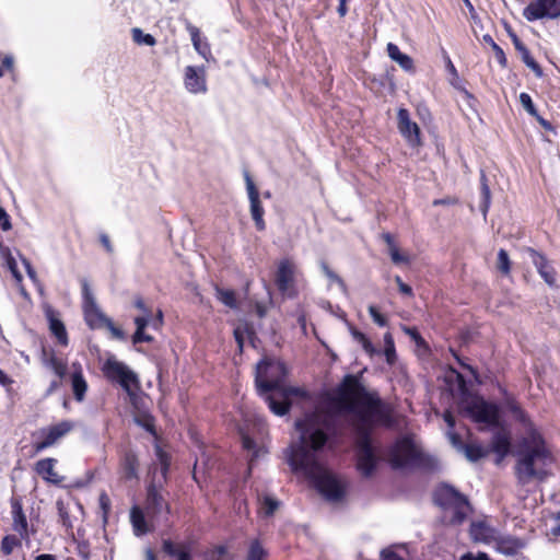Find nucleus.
I'll list each match as a JSON object with an SVG mask.
<instances>
[{
  "label": "nucleus",
  "mask_w": 560,
  "mask_h": 560,
  "mask_svg": "<svg viewBox=\"0 0 560 560\" xmlns=\"http://www.w3.org/2000/svg\"><path fill=\"white\" fill-rule=\"evenodd\" d=\"M511 38L515 49L520 52L522 61L537 75H542V69L538 65V62L530 55L527 47L523 44V42L515 35L511 34Z\"/></svg>",
  "instance_id": "nucleus-20"
},
{
  "label": "nucleus",
  "mask_w": 560,
  "mask_h": 560,
  "mask_svg": "<svg viewBox=\"0 0 560 560\" xmlns=\"http://www.w3.org/2000/svg\"><path fill=\"white\" fill-rule=\"evenodd\" d=\"M57 510L62 526H65L67 529L72 528V522L68 509L65 506L62 501H57Z\"/></svg>",
  "instance_id": "nucleus-39"
},
{
  "label": "nucleus",
  "mask_w": 560,
  "mask_h": 560,
  "mask_svg": "<svg viewBox=\"0 0 560 560\" xmlns=\"http://www.w3.org/2000/svg\"><path fill=\"white\" fill-rule=\"evenodd\" d=\"M404 551L407 553V546L404 544H395L388 546L381 550L380 559L381 560H406L404 555L400 553Z\"/></svg>",
  "instance_id": "nucleus-29"
},
{
  "label": "nucleus",
  "mask_w": 560,
  "mask_h": 560,
  "mask_svg": "<svg viewBox=\"0 0 560 560\" xmlns=\"http://www.w3.org/2000/svg\"><path fill=\"white\" fill-rule=\"evenodd\" d=\"M132 39L138 45L154 46L155 38L151 34H145L141 28L135 27L131 30Z\"/></svg>",
  "instance_id": "nucleus-35"
},
{
  "label": "nucleus",
  "mask_w": 560,
  "mask_h": 560,
  "mask_svg": "<svg viewBox=\"0 0 560 560\" xmlns=\"http://www.w3.org/2000/svg\"><path fill=\"white\" fill-rule=\"evenodd\" d=\"M443 419L447 423L450 430H453V428L455 427V418L452 415V412L446 410L443 415Z\"/></svg>",
  "instance_id": "nucleus-64"
},
{
  "label": "nucleus",
  "mask_w": 560,
  "mask_h": 560,
  "mask_svg": "<svg viewBox=\"0 0 560 560\" xmlns=\"http://www.w3.org/2000/svg\"><path fill=\"white\" fill-rule=\"evenodd\" d=\"M184 85L191 94H205L208 90L205 67L187 66L184 71Z\"/></svg>",
  "instance_id": "nucleus-13"
},
{
  "label": "nucleus",
  "mask_w": 560,
  "mask_h": 560,
  "mask_svg": "<svg viewBox=\"0 0 560 560\" xmlns=\"http://www.w3.org/2000/svg\"><path fill=\"white\" fill-rule=\"evenodd\" d=\"M498 547L505 555H514L524 547V544L520 538L503 536L499 539Z\"/></svg>",
  "instance_id": "nucleus-26"
},
{
  "label": "nucleus",
  "mask_w": 560,
  "mask_h": 560,
  "mask_svg": "<svg viewBox=\"0 0 560 560\" xmlns=\"http://www.w3.org/2000/svg\"><path fill=\"white\" fill-rule=\"evenodd\" d=\"M296 267L290 259H282L276 272V285L282 295L292 298L295 294Z\"/></svg>",
  "instance_id": "nucleus-11"
},
{
  "label": "nucleus",
  "mask_w": 560,
  "mask_h": 560,
  "mask_svg": "<svg viewBox=\"0 0 560 560\" xmlns=\"http://www.w3.org/2000/svg\"><path fill=\"white\" fill-rule=\"evenodd\" d=\"M346 412L358 422L357 468L363 477L373 475L380 457L372 444L370 430L374 425L393 424L392 408L376 393H370L358 375L347 374L336 394H325L323 400L295 421L299 441L288 448L292 470L303 474L327 500L336 502L345 494L343 487L317 460L316 453L336 433V417Z\"/></svg>",
  "instance_id": "nucleus-1"
},
{
  "label": "nucleus",
  "mask_w": 560,
  "mask_h": 560,
  "mask_svg": "<svg viewBox=\"0 0 560 560\" xmlns=\"http://www.w3.org/2000/svg\"><path fill=\"white\" fill-rule=\"evenodd\" d=\"M104 327L112 332L114 338L120 340L125 339V332L120 328L116 327L110 318L106 322Z\"/></svg>",
  "instance_id": "nucleus-48"
},
{
  "label": "nucleus",
  "mask_w": 560,
  "mask_h": 560,
  "mask_svg": "<svg viewBox=\"0 0 560 560\" xmlns=\"http://www.w3.org/2000/svg\"><path fill=\"white\" fill-rule=\"evenodd\" d=\"M254 334L253 329L249 328L247 325H244V326H237L235 329H234V337H235V340L238 345V348L240 350L242 351L243 350V347H244V338H245V335H247L248 337H250L252 335Z\"/></svg>",
  "instance_id": "nucleus-38"
},
{
  "label": "nucleus",
  "mask_w": 560,
  "mask_h": 560,
  "mask_svg": "<svg viewBox=\"0 0 560 560\" xmlns=\"http://www.w3.org/2000/svg\"><path fill=\"white\" fill-rule=\"evenodd\" d=\"M0 226L3 231H9L12 226L9 214L1 207H0Z\"/></svg>",
  "instance_id": "nucleus-52"
},
{
  "label": "nucleus",
  "mask_w": 560,
  "mask_h": 560,
  "mask_svg": "<svg viewBox=\"0 0 560 560\" xmlns=\"http://www.w3.org/2000/svg\"><path fill=\"white\" fill-rule=\"evenodd\" d=\"M0 255L4 259L5 265L9 269L18 266L14 257L11 254L10 248L4 246L2 243H0Z\"/></svg>",
  "instance_id": "nucleus-46"
},
{
  "label": "nucleus",
  "mask_w": 560,
  "mask_h": 560,
  "mask_svg": "<svg viewBox=\"0 0 560 560\" xmlns=\"http://www.w3.org/2000/svg\"><path fill=\"white\" fill-rule=\"evenodd\" d=\"M550 532L553 536H560V512L553 517V524L550 527Z\"/></svg>",
  "instance_id": "nucleus-60"
},
{
  "label": "nucleus",
  "mask_w": 560,
  "mask_h": 560,
  "mask_svg": "<svg viewBox=\"0 0 560 560\" xmlns=\"http://www.w3.org/2000/svg\"><path fill=\"white\" fill-rule=\"evenodd\" d=\"M105 376L112 381L117 382L126 390H130L132 383L138 382V377L124 362L115 358H108L103 366Z\"/></svg>",
  "instance_id": "nucleus-7"
},
{
  "label": "nucleus",
  "mask_w": 560,
  "mask_h": 560,
  "mask_svg": "<svg viewBox=\"0 0 560 560\" xmlns=\"http://www.w3.org/2000/svg\"><path fill=\"white\" fill-rule=\"evenodd\" d=\"M145 510L152 516H158L163 512L170 513L168 504L154 485H150L148 488Z\"/></svg>",
  "instance_id": "nucleus-17"
},
{
  "label": "nucleus",
  "mask_w": 560,
  "mask_h": 560,
  "mask_svg": "<svg viewBox=\"0 0 560 560\" xmlns=\"http://www.w3.org/2000/svg\"><path fill=\"white\" fill-rule=\"evenodd\" d=\"M215 298L225 306L230 308L237 307V300L234 290L223 289L219 285L214 287Z\"/></svg>",
  "instance_id": "nucleus-31"
},
{
  "label": "nucleus",
  "mask_w": 560,
  "mask_h": 560,
  "mask_svg": "<svg viewBox=\"0 0 560 560\" xmlns=\"http://www.w3.org/2000/svg\"><path fill=\"white\" fill-rule=\"evenodd\" d=\"M245 182H246V189H247V195H248V199H249V202H250V214H252V218L255 222V225L257 228V230L259 231H264L265 228H266V223H265V220H264V208L261 206V201L259 199V192H258V189L256 188L250 175L245 172Z\"/></svg>",
  "instance_id": "nucleus-12"
},
{
  "label": "nucleus",
  "mask_w": 560,
  "mask_h": 560,
  "mask_svg": "<svg viewBox=\"0 0 560 560\" xmlns=\"http://www.w3.org/2000/svg\"><path fill=\"white\" fill-rule=\"evenodd\" d=\"M100 242L105 247L107 253H113L114 248H113V245L110 243V240H109L108 235L101 234L100 235Z\"/></svg>",
  "instance_id": "nucleus-61"
},
{
  "label": "nucleus",
  "mask_w": 560,
  "mask_h": 560,
  "mask_svg": "<svg viewBox=\"0 0 560 560\" xmlns=\"http://www.w3.org/2000/svg\"><path fill=\"white\" fill-rule=\"evenodd\" d=\"M398 130L411 147H418L421 143L420 128L410 119L409 112L406 108H399L397 113Z\"/></svg>",
  "instance_id": "nucleus-14"
},
{
  "label": "nucleus",
  "mask_w": 560,
  "mask_h": 560,
  "mask_svg": "<svg viewBox=\"0 0 560 560\" xmlns=\"http://www.w3.org/2000/svg\"><path fill=\"white\" fill-rule=\"evenodd\" d=\"M491 447L499 456L504 457L511 448V436L505 429L497 430L492 436Z\"/></svg>",
  "instance_id": "nucleus-23"
},
{
  "label": "nucleus",
  "mask_w": 560,
  "mask_h": 560,
  "mask_svg": "<svg viewBox=\"0 0 560 560\" xmlns=\"http://www.w3.org/2000/svg\"><path fill=\"white\" fill-rule=\"evenodd\" d=\"M497 268L503 275H509L511 271V261L509 258V254L503 248H501L498 252Z\"/></svg>",
  "instance_id": "nucleus-36"
},
{
  "label": "nucleus",
  "mask_w": 560,
  "mask_h": 560,
  "mask_svg": "<svg viewBox=\"0 0 560 560\" xmlns=\"http://www.w3.org/2000/svg\"><path fill=\"white\" fill-rule=\"evenodd\" d=\"M98 504L103 513L104 522H107V514L110 510V499L106 492H102L98 497Z\"/></svg>",
  "instance_id": "nucleus-45"
},
{
  "label": "nucleus",
  "mask_w": 560,
  "mask_h": 560,
  "mask_svg": "<svg viewBox=\"0 0 560 560\" xmlns=\"http://www.w3.org/2000/svg\"><path fill=\"white\" fill-rule=\"evenodd\" d=\"M447 436H448L450 442L452 443V445H453L455 448H457L458 451H460V452H462L463 446H465L466 444H464V443L462 442V439H460L459 434H457L456 432H454V431L450 430V431L447 432Z\"/></svg>",
  "instance_id": "nucleus-50"
},
{
  "label": "nucleus",
  "mask_w": 560,
  "mask_h": 560,
  "mask_svg": "<svg viewBox=\"0 0 560 560\" xmlns=\"http://www.w3.org/2000/svg\"><path fill=\"white\" fill-rule=\"evenodd\" d=\"M83 312L86 324L92 328H102L109 319L98 308L86 281L82 282Z\"/></svg>",
  "instance_id": "nucleus-10"
},
{
  "label": "nucleus",
  "mask_w": 560,
  "mask_h": 560,
  "mask_svg": "<svg viewBox=\"0 0 560 560\" xmlns=\"http://www.w3.org/2000/svg\"><path fill=\"white\" fill-rule=\"evenodd\" d=\"M130 521L133 527V532L137 536H142L149 532L144 514L141 509L133 506L130 511Z\"/></svg>",
  "instance_id": "nucleus-25"
},
{
  "label": "nucleus",
  "mask_w": 560,
  "mask_h": 560,
  "mask_svg": "<svg viewBox=\"0 0 560 560\" xmlns=\"http://www.w3.org/2000/svg\"><path fill=\"white\" fill-rule=\"evenodd\" d=\"M387 54L392 60L399 65L406 72H415V63L410 56L400 51L399 47L394 43L387 44Z\"/></svg>",
  "instance_id": "nucleus-22"
},
{
  "label": "nucleus",
  "mask_w": 560,
  "mask_h": 560,
  "mask_svg": "<svg viewBox=\"0 0 560 560\" xmlns=\"http://www.w3.org/2000/svg\"><path fill=\"white\" fill-rule=\"evenodd\" d=\"M22 264L24 265L25 267V270H26V273L27 276L35 282L36 281V271L35 269L32 267L31 262L28 259L26 258H22Z\"/></svg>",
  "instance_id": "nucleus-58"
},
{
  "label": "nucleus",
  "mask_w": 560,
  "mask_h": 560,
  "mask_svg": "<svg viewBox=\"0 0 560 560\" xmlns=\"http://www.w3.org/2000/svg\"><path fill=\"white\" fill-rule=\"evenodd\" d=\"M48 319L50 331L56 336L62 346H67L68 336L63 323L60 319L54 317L51 313L48 315Z\"/></svg>",
  "instance_id": "nucleus-30"
},
{
  "label": "nucleus",
  "mask_w": 560,
  "mask_h": 560,
  "mask_svg": "<svg viewBox=\"0 0 560 560\" xmlns=\"http://www.w3.org/2000/svg\"><path fill=\"white\" fill-rule=\"evenodd\" d=\"M492 48L495 52V58L497 60L499 61V63L501 66H505L506 65V57L504 55V51L502 50V48L497 45L494 42H492Z\"/></svg>",
  "instance_id": "nucleus-54"
},
{
  "label": "nucleus",
  "mask_w": 560,
  "mask_h": 560,
  "mask_svg": "<svg viewBox=\"0 0 560 560\" xmlns=\"http://www.w3.org/2000/svg\"><path fill=\"white\" fill-rule=\"evenodd\" d=\"M528 22L560 18V0H532L523 10Z\"/></svg>",
  "instance_id": "nucleus-8"
},
{
  "label": "nucleus",
  "mask_w": 560,
  "mask_h": 560,
  "mask_svg": "<svg viewBox=\"0 0 560 560\" xmlns=\"http://www.w3.org/2000/svg\"><path fill=\"white\" fill-rule=\"evenodd\" d=\"M470 535L475 541L489 542L494 537V530L485 522H476L470 526Z\"/></svg>",
  "instance_id": "nucleus-24"
},
{
  "label": "nucleus",
  "mask_w": 560,
  "mask_h": 560,
  "mask_svg": "<svg viewBox=\"0 0 560 560\" xmlns=\"http://www.w3.org/2000/svg\"><path fill=\"white\" fill-rule=\"evenodd\" d=\"M163 550L165 553H167L168 556H178V553L180 551H178L175 546L173 545V542L171 540H164L163 541Z\"/></svg>",
  "instance_id": "nucleus-56"
},
{
  "label": "nucleus",
  "mask_w": 560,
  "mask_h": 560,
  "mask_svg": "<svg viewBox=\"0 0 560 560\" xmlns=\"http://www.w3.org/2000/svg\"><path fill=\"white\" fill-rule=\"evenodd\" d=\"M388 252L394 264L399 265L408 261L407 256L400 254L397 247H393Z\"/></svg>",
  "instance_id": "nucleus-49"
},
{
  "label": "nucleus",
  "mask_w": 560,
  "mask_h": 560,
  "mask_svg": "<svg viewBox=\"0 0 560 560\" xmlns=\"http://www.w3.org/2000/svg\"><path fill=\"white\" fill-rule=\"evenodd\" d=\"M508 408L524 427V434L516 450V478L521 485L544 480L548 475V468L553 463L552 451L518 404L508 399Z\"/></svg>",
  "instance_id": "nucleus-2"
},
{
  "label": "nucleus",
  "mask_w": 560,
  "mask_h": 560,
  "mask_svg": "<svg viewBox=\"0 0 560 560\" xmlns=\"http://www.w3.org/2000/svg\"><path fill=\"white\" fill-rule=\"evenodd\" d=\"M70 384L74 399L79 402L83 401L89 386L83 375L82 365L79 362L71 364Z\"/></svg>",
  "instance_id": "nucleus-15"
},
{
  "label": "nucleus",
  "mask_w": 560,
  "mask_h": 560,
  "mask_svg": "<svg viewBox=\"0 0 560 560\" xmlns=\"http://www.w3.org/2000/svg\"><path fill=\"white\" fill-rule=\"evenodd\" d=\"M152 339L153 338L150 335H147L144 330H136L132 336L133 343L150 342Z\"/></svg>",
  "instance_id": "nucleus-51"
},
{
  "label": "nucleus",
  "mask_w": 560,
  "mask_h": 560,
  "mask_svg": "<svg viewBox=\"0 0 560 560\" xmlns=\"http://www.w3.org/2000/svg\"><path fill=\"white\" fill-rule=\"evenodd\" d=\"M404 331L407 335H409L417 342V345H421L423 342V339L421 338L416 328L404 327Z\"/></svg>",
  "instance_id": "nucleus-57"
},
{
  "label": "nucleus",
  "mask_w": 560,
  "mask_h": 560,
  "mask_svg": "<svg viewBox=\"0 0 560 560\" xmlns=\"http://www.w3.org/2000/svg\"><path fill=\"white\" fill-rule=\"evenodd\" d=\"M349 330L352 338L362 346L363 350L366 353H369L370 355L374 354L375 348L373 343L370 341V339L363 332L359 331L353 326H350Z\"/></svg>",
  "instance_id": "nucleus-32"
},
{
  "label": "nucleus",
  "mask_w": 560,
  "mask_h": 560,
  "mask_svg": "<svg viewBox=\"0 0 560 560\" xmlns=\"http://www.w3.org/2000/svg\"><path fill=\"white\" fill-rule=\"evenodd\" d=\"M466 413L476 422L497 425L499 422V409L494 404L482 398H475L465 407Z\"/></svg>",
  "instance_id": "nucleus-9"
},
{
  "label": "nucleus",
  "mask_w": 560,
  "mask_h": 560,
  "mask_svg": "<svg viewBox=\"0 0 560 560\" xmlns=\"http://www.w3.org/2000/svg\"><path fill=\"white\" fill-rule=\"evenodd\" d=\"M278 508H279L278 500L270 498V497L264 498V501L261 504V510L266 516H271Z\"/></svg>",
  "instance_id": "nucleus-41"
},
{
  "label": "nucleus",
  "mask_w": 560,
  "mask_h": 560,
  "mask_svg": "<svg viewBox=\"0 0 560 560\" xmlns=\"http://www.w3.org/2000/svg\"><path fill=\"white\" fill-rule=\"evenodd\" d=\"M459 560H490V558L485 552H466L463 556H460Z\"/></svg>",
  "instance_id": "nucleus-53"
},
{
  "label": "nucleus",
  "mask_w": 560,
  "mask_h": 560,
  "mask_svg": "<svg viewBox=\"0 0 560 560\" xmlns=\"http://www.w3.org/2000/svg\"><path fill=\"white\" fill-rule=\"evenodd\" d=\"M73 429L74 422L71 420H62L39 429L36 433V441L34 443L35 451L42 452L58 444Z\"/></svg>",
  "instance_id": "nucleus-6"
},
{
  "label": "nucleus",
  "mask_w": 560,
  "mask_h": 560,
  "mask_svg": "<svg viewBox=\"0 0 560 560\" xmlns=\"http://www.w3.org/2000/svg\"><path fill=\"white\" fill-rule=\"evenodd\" d=\"M462 452L470 462H477L486 456L485 450L477 444H466L465 446H463Z\"/></svg>",
  "instance_id": "nucleus-34"
},
{
  "label": "nucleus",
  "mask_w": 560,
  "mask_h": 560,
  "mask_svg": "<svg viewBox=\"0 0 560 560\" xmlns=\"http://www.w3.org/2000/svg\"><path fill=\"white\" fill-rule=\"evenodd\" d=\"M435 503L444 511V520L452 525L462 524L471 511L468 499L455 488L444 485L434 493Z\"/></svg>",
  "instance_id": "nucleus-5"
},
{
  "label": "nucleus",
  "mask_w": 560,
  "mask_h": 560,
  "mask_svg": "<svg viewBox=\"0 0 560 560\" xmlns=\"http://www.w3.org/2000/svg\"><path fill=\"white\" fill-rule=\"evenodd\" d=\"M388 462L394 469H422L435 471L439 460L435 456L424 453L410 435H404L389 447Z\"/></svg>",
  "instance_id": "nucleus-4"
},
{
  "label": "nucleus",
  "mask_w": 560,
  "mask_h": 560,
  "mask_svg": "<svg viewBox=\"0 0 560 560\" xmlns=\"http://www.w3.org/2000/svg\"><path fill=\"white\" fill-rule=\"evenodd\" d=\"M527 253L532 259V262L536 267L537 271L541 276V278L549 284L552 285L555 283V270L552 266L549 264L547 258L533 248H528Z\"/></svg>",
  "instance_id": "nucleus-18"
},
{
  "label": "nucleus",
  "mask_w": 560,
  "mask_h": 560,
  "mask_svg": "<svg viewBox=\"0 0 560 560\" xmlns=\"http://www.w3.org/2000/svg\"><path fill=\"white\" fill-rule=\"evenodd\" d=\"M322 269L325 276L331 282H336L343 291L346 290V284L343 280L336 272H334L326 262H322Z\"/></svg>",
  "instance_id": "nucleus-43"
},
{
  "label": "nucleus",
  "mask_w": 560,
  "mask_h": 560,
  "mask_svg": "<svg viewBox=\"0 0 560 560\" xmlns=\"http://www.w3.org/2000/svg\"><path fill=\"white\" fill-rule=\"evenodd\" d=\"M287 374L285 366L280 361L261 360L257 364L256 386L260 396L268 404L269 409L277 416H284L290 409L288 395L306 397L301 388L284 389L281 385Z\"/></svg>",
  "instance_id": "nucleus-3"
},
{
  "label": "nucleus",
  "mask_w": 560,
  "mask_h": 560,
  "mask_svg": "<svg viewBox=\"0 0 560 560\" xmlns=\"http://www.w3.org/2000/svg\"><path fill=\"white\" fill-rule=\"evenodd\" d=\"M150 317L147 314H143V316H138L135 318V324L137 326L136 330H144L145 327L149 325Z\"/></svg>",
  "instance_id": "nucleus-55"
},
{
  "label": "nucleus",
  "mask_w": 560,
  "mask_h": 560,
  "mask_svg": "<svg viewBox=\"0 0 560 560\" xmlns=\"http://www.w3.org/2000/svg\"><path fill=\"white\" fill-rule=\"evenodd\" d=\"M44 364L48 369L52 370L59 378L65 377L67 373V363L63 360L57 358L55 353L51 352L49 355L44 353Z\"/></svg>",
  "instance_id": "nucleus-28"
},
{
  "label": "nucleus",
  "mask_w": 560,
  "mask_h": 560,
  "mask_svg": "<svg viewBox=\"0 0 560 560\" xmlns=\"http://www.w3.org/2000/svg\"><path fill=\"white\" fill-rule=\"evenodd\" d=\"M490 206V189L486 183V177L482 174L481 176V205L480 210L483 214V217L487 215L488 209Z\"/></svg>",
  "instance_id": "nucleus-37"
},
{
  "label": "nucleus",
  "mask_w": 560,
  "mask_h": 560,
  "mask_svg": "<svg viewBox=\"0 0 560 560\" xmlns=\"http://www.w3.org/2000/svg\"><path fill=\"white\" fill-rule=\"evenodd\" d=\"M135 306L140 310L143 314L151 316V311L145 306L143 300L141 298L136 299Z\"/></svg>",
  "instance_id": "nucleus-62"
},
{
  "label": "nucleus",
  "mask_w": 560,
  "mask_h": 560,
  "mask_svg": "<svg viewBox=\"0 0 560 560\" xmlns=\"http://www.w3.org/2000/svg\"><path fill=\"white\" fill-rule=\"evenodd\" d=\"M520 102L522 104V106L525 108V110L532 115V116H537V109L533 103V100L530 97L529 94L527 93H521L520 94Z\"/></svg>",
  "instance_id": "nucleus-42"
},
{
  "label": "nucleus",
  "mask_w": 560,
  "mask_h": 560,
  "mask_svg": "<svg viewBox=\"0 0 560 560\" xmlns=\"http://www.w3.org/2000/svg\"><path fill=\"white\" fill-rule=\"evenodd\" d=\"M369 313L375 324H377L381 327L387 326V319L377 311L376 306L370 305Z\"/></svg>",
  "instance_id": "nucleus-47"
},
{
  "label": "nucleus",
  "mask_w": 560,
  "mask_h": 560,
  "mask_svg": "<svg viewBox=\"0 0 560 560\" xmlns=\"http://www.w3.org/2000/svg\"><path fill=\"white\" fill-rule=\"evenodd\" d=\"M186 30L188 31V33L190 35V39H191L195 50L207 61H210L211 59H213L210 45L206 38L202 39L200 37L199 28L197 26L192 25L191 23L187 22Z\"/></svg>",
  "instance_id": "nucleus-19"
},
{
  "label": "nucleus",
  "mask_w": 560,
  "mask_h": 560,
  "mask_svg": "<svg viewBox=\"0 0 560 560\" xmlns=\"http://www.w3.org/2000/svg\"><path fill=\"white\" fill-rule=\"evenodd\" d=\"M265 550L258 540H254L249 546L248 560H262Z\"/></svg>",
  "instance_id": "nucleus-40"
},
{
  "label": "nucleus",
  "mask_w": 560,
  "mask_h": 560,
  "mask_svg": "<svg viewBox=\"0 0 560 560\" xmlns=\"http://www.w3.org/2000/svg\"><path fill=\"white\" fill-rule=\"evenodd\" d=\"M122 474L126 479L137 478L138 458L131 451L126 452L122 458Z\"/></svg>",
  "instance_id": "nucleus-27"
},
{
  "label": "nucleus",
  "mask_w": 560,
  "mask_h": 560,
  "mask_svg": "<svg viewBox=\"0 0 560 560\" xmlns=\"http://www.w3.org/2000/svg\"><path fill=\"white\" fill-rule=\"evenodd\" d=\"M18 544L19 540L15 536H5L1 542V550L4 555H10Z\"/></svg>",
  "instance_id": "nucleus-44"
},
{
  "label": "nucleus",
  "mask_w": 560,
  "mask_h": 560,
  "mask_svg": "<svg viewBox=\"0 0 560 560\" xmlns=\"http://www.w3.org/2000/svg\"><path fill=\"white\" fill-rule=\"evenodd\" d=\"M57 460L55 458H44L36 463L35 471L46 481L58 485L61 479L55 470Z\"/></svg>",
  "instance_id": "nucleus-21"
},
{
  "label": "nucleus",
  "mask_w": 560,
  "mask_h": 560,
  "mask_svg": "<svg viewBox=\"0 0 560 560\" xmlns=\"http://www.w3.org/2000/svg\"><path fill=\"white\" fill-rule=\"evenodd\" d=\"M384 355L386 362L392 365L396 361V350L393 336L389 332L384 335Z\"/></svg>",
  "instance_id": "nucleus-33"
},
{
  "label": "nucleus",
  "mask_w": 560,
  "mask_h": 560,
  "mask_svg": "<svg viewBox=\"0 0 560 560\" xmlns=\"http://www.w3.org/2000/svg\"><path fill=\"white\" fill-rule=\"evenodd\" d=\"M11 513L13 518V530L16 532L22 539L28 538V523L23 511L22 502L19 498L11 499Z\"/></svg>",
  "instance_id": "nucleus-16"
},
{
  "label": "nucleus",
  "mask_w": 560,
  "mask_h": 560,
  "mask_svg": "<svg viewBox=\"0 0 560 560\" xmlns=\"http://www.w3.org/2000/svg\"><path fill=\"white\" fill-rule=\"evenodd\" d=\"M0 60L4 68H7L8 70L13 69L14 59L11 55L0 54Z\"/></svg>",
  "instance_id": "nucleus-59"
},
{
  "label": "nucleus",
  "mask_w": 560,
  "mask_h": 560,
  "mask_svg": "<svg viewBox=\"0 0 560 560\" xmlns=\"http://www.w3.org/2000/svg\"><path fill=\"white\" fill-rule=\"evenodd\" d=\"M537 121L539 122V125L547 131H553V127L552 125L546 120L545 118H542L538 113H537V116H534Z\"/></svg>",
  "instance_id": "nucleus-63"
}]
</instances>
